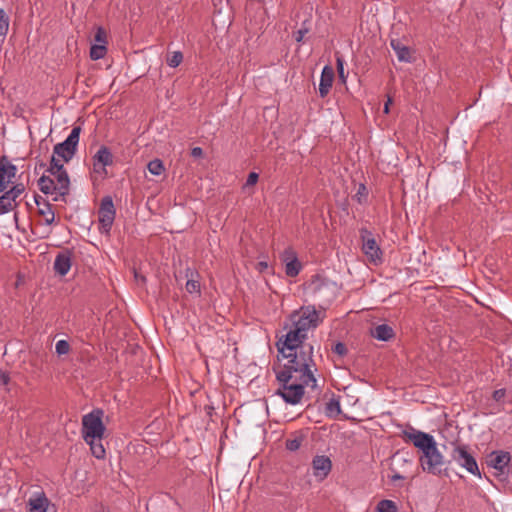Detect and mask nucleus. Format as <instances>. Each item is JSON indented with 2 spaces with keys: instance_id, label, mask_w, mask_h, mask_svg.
I'll return each mask as SVG.
<instances>
[{
  "instance_id": "1",
  "label": "nucleus",
  "mask_w": 512,
  "mask_h": 512,
  "mask_svg": "<svg viewBox=\"0 0 512 512\" xmlns=\"http://www.w3.org/2000/svg\"><path fill=\"white\" fill-rule=\"evenodd\" d=\"M278 352L286 360L278 366L282 370L283 379H289L291 374L299 379L306 378L312 381L313 387L316 386L315 372L317 367L313 359L314 346L306 341H292L291 338L280 339L277 343Z\"/></svg>"
},
{
  "instance_id": "2",
  "label": "nucleus",
  "mask_w": 512,
  "mask_h": 512,
  "mask_svg": "<svg viewBox=\"0 0 512 512\" xmlns=\"http://www.w3.org/2000/svg\"><path fill=\"white\" fill-rule=\"evenodd\" d=\"M325 313L317 310L315 306L308 305L294 311L290 316L291 324L284 338L292 341H306L310 329H315L324 319Z\"/></svg>"
},
{
  "instance_id": "3",
  "label": "nucleus",
  "mask_w": 512,
  "mask_h": 512,
  "mask_svg": "<svg viewBox=\"0 0 512 512\" xmlns=\"http://www.w3.org/2000/svg\"><path fill=\"white\" fill-rule=\"evenodd\" d=\"M276 379L279 382V387L275 392L276 395L280 396L287 404L297 405L301 402L302 398L305 394V388H309V392L318 395L321 392L320 387L316 383V386L313 387V383L306 378L299 379L298 376L295 377L294 374H291V377L287 379H283L282 370H278L273 368Z\"/></svg>"
},
{
  "instance_id": "4",
  "label": "nucleus",
  "mask_w": 512,
  "mask_h": 512,
  "mask_svg": "<svg viewBox=\"0 0 512 512\" xmlns=\"http://www.w3.org/2000/svg\"><path fill=\"white\" fill-rule=\"evenodd\" d=\"M39 190L48 195H54L53 201L65 200L70 191V179L67 171L42 175L38 180Z\"/></svg>"
},
{
  "instance_id": "5",
  "label": "nucleus",
  "mask_w": 512,
  "mask_h": 512,
  "mask_svg": "<svg viewBox=\"0 0 512 512\" xmlns=\"http://www.w3.org/2000/svg\"><path fill=\"white\" fill-rule=\"evenodd\" d=\"M103 415V410L94 409L83 416L82 436L84 440H91L92 438L102 440L105 432V426L102 421Z\"/></svg>"
},
{
  "instance_id": "6",
  "label": "nucleus",
  "mask_w": 512,
  "mask_h": 512,
  "mask_svg": "<svg viewBox=\"0 0 512 512\" xmlns=\"http://www.w3.org/2000/svg\"><path fill=\"white\" fill-rule=\"evenodd\" d=\"M451 459L456 462L459 466L464 468L467 472L474 476L481 477L480 470L474 455L472 454L470 447L466 444H460L458 442L451 443Z\"/></svg>"
},
{
  "instance_id": "7",
  "label": "nucleus",
  "mask_w": 512,
  "mask_h": 512,
  "mask_svg": "<svg viewBox=\"0 0 512 512\" xmlns=\"http://www.w3.org/2000/svg\"><path fill=\"white\" fill-rule=\"evenodd\" d=\"M423 455L420 457V464L423 471L428 473L439 475L442 472L444 465V456L437 448V444L434 441L432 444L422 451Z\"/></svg>"
},
{
  "instance_id": "8",
  "label": "nucleus",
  "mask_w": 512,
  "mask_h": 512,
  "mask_svg": "<svg viewBox=\"0 0 512 512\" xmlns=\"http://www.w3.org/2000/svg\"><path fill=\"white\" fill-rule=\"evenodd\" d=\"M81 133L80 126H74L68 137L61 143L54 146L53 153L64 162H69L77 151Z\"/></svg>"
},
{
  "instance_id": "9",
  "label": "nucleus",
  "mask_w": 512,
  "mask_h": 512,
  "mask_svg": "<svg viewBox=\"0 0 512 512\" xmlns=\"http://www.w3.org/2000/svg\"><path fill=\"white\" fill-rule=\"evenodd\" d=\"M308 289L313 295L330 302L336 296L337 285L320 275H314L308 284Z\"/></svg>"
},
{
  "instance_id": "10",
  "label": "nucleus",
  "mask_w": 512,
  "mask_h": 512,
  "mask_svg": "<svg viewBox=\"0 0 512 512\" xmlns=\"http://www.w3.org/2000/svg\"><path fill=\"white\" fill-rule=\"evenodd\" d=\"M116 210L113 200L110 196L102 198L98 210L99 231L101 234L108 235L115 220Z\"/></svg>"
},
{
  "instance_id": "11",
  "label": "nucleus",
  "mask_w": 512,
  "mask_h": 512,
  "mask_svg": "<svg viewBox=\"0 0 512 512\" xmlns=\"http://www.w3.org/2000/svg\"><path fill=\"white\" fill-rule=\"evenodd\" d=\"M360 237L362 240V252L367 257L370 263L375 265L382 263L383 253L376 240L368 229L362 228L360 230Z\"/></svg>"
},
{
  "instance_id": "12",
  "label": "nucleus",
  "mask_w": 512,
  "mask_h": 512,
  "mask_svg": "<svg viewBox=\"0 0 512 512\" xmlns=\"http://www.w3.org/2000/svg\"><path fill=\"white\" fill-rule=\"evenodd\" d=\"M93 171L100 175H106V166L113 164V155L107 146L102 145L92 157Z\"/></svg>"
},
{
  "instance_id": "13",
  "label": "nucleus",
  "mask_w": 512,
  "mask_h": 512,
  "mask_svg": "<svg viewBox=\"0 0 512 512\" xmlns=\"http://www.w3.org/2000/svg\"><path fill=\"white\" fill-rule=\"evenodd\" d=\"M403 438L405 441L412 442L413 445L421 451L428 448V446L435 441L432 435L416 430L412 427H410L409 430L403 431Z\"/></svg>"
},
{
  "instance_id": "14",
  "label": "nucleus",
  "mask_w": 512,
  "mask_h": 512,
  "mask_svg": "<svg viewBox=\"0 0 512 512\" xmlns=\"http://www.w3.org/2000/svg\"><path fill=\"white\" fill-rule=\"evenodd\" d=\"M17 173V167L10 162L7 156L0 158V193L4 192Z\"/></svg>"
},
{
  "instance_id": "15",
  "label": "nucleus",
  "mask_w": 512,
  "mask_h": 512,
  "mask_svg": "<svg viewBox=\"0 0 512 512\" xmlns=\"http://www.w3.org/2000/svg\"><path fill=\"white\" fill-rule=\"evenodd\" d=\"M281 259L285 263V273L287 276L296 277L300 273L302 265L292 248L285 249Z\"/></svg>"
},
{
  "instance_id": "16",
  "label": "nucleus",
  "mask_w": 512,
  "mask_h": 512,
  "mask_svg": "<svg viewBox=\"0 0 512 512\" xmlns=\"http://www.w3.org/2000/svg\"><path fill=\"white\" fill-rule=\"evenodd\" d=\"M72 265V253L69 250L59 252L54 260V270L60 276H65Z\"/></svg>"
},
{
  "instance_id": "17",
  "label": "nucleus",
  "mask_w": 512,
  "mask_h": 512,
  "mask_svg": "<svg viewBox=\"0 0 512 512\" xmlns=\"http://www.w3.org/2000/svg\"><path fill=\"white\" fill-rule=\"evenodd\" d=\"M50 501L43 491L35 492L28 500V512H47Z\"/></svg>"
},
{
  "instance_id": "18",
  "label": "nucleus",
  "mask_w": 512,
  "mask_h": 512,
  "mask_svg": "<svg viewBox=\"0 0 512 512\" xmlns=\"http://www.w3.org/2000/svg\"><path fill=\"white\" fill-rule=\"evenodd\" d=\"M35 203L38 207V214L43 218L46 225H51L55 221V213L52 205L41 196H35Z\"/></svg>"
},
{
  "instance_id": "19",
  "label": "nucleus",
  "mask_w": 512,
  "mask_h": 512,
  "mask_svg": "<svg viewBox=\"0 0 512 512\" xmlns=\"http://www.w3.org/2000/svg\"><path fill=\"white\" fill-rule=\"evenodd\" d=\"M334 80V70L331 66L326 65L322 69L320 83H319V95L324 98L328 95Z\"/></svg>"
},
{
  "instance_id": "20",
  "label": "nucleus",
  "mask_w": 512,
  "mask_h": 512,
  "mask_svg": "<svg viewBox=\"0 0 512 512\" xmlns=\"http://www.w3.org/2000/svg\"><path fill=\"white\" fill-rule=\"evenodd\" d=\"M313 472L316 477L324 478L331 471L332 463L327 456H316L312 461Z\"/></svg>"
},
{
  "instance_id": "21",
  "label": "nucleus",
  "mask_w": 512,
  "mask_h": 512,
  "mask_svg": "<svg viewBox=\"0 0 512 512\" xmlns=\"http://www.w3.org/2000/svg\"><path fill=\"white\" fill-rule=\"evenodd\" d=\"M511 460L509 452L506 451H494L490 455L489 465L496 470L503 472L504 468L508 466Z\"/></svg>"
},
{
  "instance_id": "22",
  "label": "nucleus",
  "mask_w": 512,
  "mask_h": 512,
  "mask_svg": "<svg viewBox=\"0 0 512 512\" xmlns=\"http://www.w3.org/2000/svg\"><path fill=\"white\" fill-rule=\"evenodd\" d=\"M390 45L394 52L396 53V56L400 62L410 63L412 61L411 51L409 47L404 45L400 40L392 39L390 41Z\"/></svg>"
},
{
  "instance_id": "23",
  "label": "nucleus",
  "mask_w": 512,
  "mask_h": 512,
  "mask_svg": "<svg viewBox=\"0 0 512 512\" xmlns=\"http://www.w3.org/2000/svg\"><path fill=\"white\" fill-rule=\"evenodd\" d=\"M373 338L379 341H389L395 335L394 330L388 324H380L370 330Z\"/></svg>"
},
{
  "instance_id": "24",
  "label": "nucleus",
  "mask_w": 512,
  "mask_h": 512,
  "mask_svg": "<svg viewBox=\"0 0 512 512\" xmlns=\"http://www.w3.org/2000/svg\"><path fill=\"white\" fill-rule=\"evenodd\" d=\"M185 275L188 278L185 288L190 294H200V283L198 281V273L190 268L185 270Z\"/></svg>"
},
{
  "instance_id": "25",
  "label": "nucleus",
  "mask_w": 512,
  "mask_h": 512,
  "mask_svg": "<svg viewBox=\"0 0 512 512\" xmlns=\"http://www.w3.org/2000/svg\"><path fill=\"white\" fill-rule=\"evenodd\" d=\"M306 436L303 431H295L291 434V436L286 440L285 447L287 450L291 452L297 451L302 443L305 441Z\"/></svg>"
},
{
  "instance_id": "26",
  "label": "nucleus",
  "mask_w": 512,
  "mask_h": 512,
  "mask_svg": "<svg viewBox=\"0 0 512 512\" xmlns=\"http://www.w3.org/2000/svg\"><path fill=\"white\" fill-rule=\"evenodd\" d=\"M87 444H89L92 454L97 459H103L105 457V449L102 445L101 440L97 438H92L91 440H85Z\"/></svg>"
},
{
  "instance_id": "27",
  "label": "nucleus",
  "mask_w": 512,
  "mask_h": 512,
  "mask_svg": "<svg viewBox=\"0 0 512 512\" xmlns=\"http://www.w3.org/2000/svg\"><path fill=\"white\" fill-rule=\"evenodd\" d=\"M17 207V202H14L6 193L0 196V215L6 214Z\"/></svg>"
},
{
  "instance_id": "28",
  "label": "nucleus",
  "mask_w": 512,
  "mask_h": 512,
  "mask_svg": "<svg viewBox=\"0 0 512 512\" xmlns=\"http://www.w3.org/2000/svg\"><path fill=\"white\" fill-rule=\"evenodd\" d=\"M107 46L103 44H93L90 48V58L92 60H100L105 57Z\"/></svg>"
},
{
  "instance_id": "29",
  "label": "nucleus",
  "mask_w": 512,
  "mask_h": 512,
  "mask_svg": "<svg viewBox=\"0 0 512 512\" xmlns=\"http://www.w3.org/2000/svg\"><path fill=\"white\" fill-rule=\"evenodd\" d=\"M377 512H398L396 503L392 500L383 499L376 506Z\"/></svg>"
},
{
  "instance_id": "30",
  "label": "nucleus",
  "mask_w": 512,
  "mask_h": 512,
  "mask_svg": "<svg viewBox=\"0 0 512 512\" xmlns=\"http://www.w3.org/2000/svg\"><path fill=\"white\" fill-rule=\"evenodd\" d=\"M9 30V16L6 11L0 8V37L4 40Z\"/></svg>"
},
{
  "instance_id": "31",
  "label": "nucleus",
  "mask_w": 512,
  "mask_h": 512,
  "mask_svg": "<svg viewBox=\"0 0 512 512\" xmlns=\"http://www.w3.org/2000/svg\"><path fill=\"white\" fill-rule=\"evenodd\" d=\"M148 171L156 176L161 175L164 171V164L160 159L151 160L147 165Z\"/></svg>"
},
{
  "instance_id": "32",
  "label": "nucleus",
  "mask_w": 512,
  "mask_h": 512,
  "mask_svg": "<svg viewBox=\"0 0 512 512\" xmlns=\"http://www.w3.org/2000/svg\"><path fill=\"white\" fill-rule=\"evenodd\" d=\"M325 412L328 416L338 415L341 412L340 403L335 398L326 403Z\"/></svg>"
},
{
  "instance_id": "33",
  "label": "nucleus",
  "mask_w": 512,
  "mask_h": 512,
  "mask_svg": "<svg viewBox=\"0 0 512 512\" xmlns=\"http://www.w3.org/2000/svg\"><path fill=\"white\" fill-rule=\"evenodd\" d=\"M57 155H52L50 166L47 168L46 172L48 173H57L61 171H66L64 165L59 162V159L56 157Z\"/></svg>"
},
{
  "instance_id": "34",
  "label": "nucleus",
  "mask_w": 512,
  "mask_h": 512,
  "mask_svg": "<svg viewBox=\"0 0 512 512\" xmlns=\"http://www.w3.org/2000/svg\"><path fill=\"white\" fill-rule=\"evenodd\" d=\"M183 60V54L180 51H175L166 60L168 66L175 68L181 64Z\"/></svg>"
},
{
  "instance_id": "35",
  "label": "nucleus",
  "mask_w": 512,
  "mask_h": 512,
  "mask_svg": "<svg viewBox=\"0 0 512 512\" xmlns=\"http://www.w3.org/2000/svg\"><path fill=\"white\" fill-rule=\"evenodd\" d=\"M24 192V187L22 184H18L13 186L9 190H5L4 193H6L14 202H17L16 199Z\"/></svg>"
},
{
  "instance_id": "36",
  "label": "nucleus",
  "mask_w": 512,
  "mask_h": 512,
  "mask_svg": "<svg viewBox=\"0 0 512 512\" xmlns=\"http://www.w3.org/2000/svg\"><path fill=\"white\" fill-rule=\"evenodd\" d=\"M95 44L107 45V33L103 27H98L94 36Z\"/></svg>"
},
{
  "instance_id": "37",
  "label": "nucleus",
  "mask_w": 512,
  "mask_h": 512,
  "mask_svg": "<svg viewBox=\"0 0 512 512\" xmlns=\"http://www.w3.org/2000/svg\"><path fill=\"white\" fill-rule=\"evenodd\" d=\"M55 351L58 355H66L70 351V344L66 340H59L55 345Z\"/></svg>"
},
{
  "instance_id": "38",
  "label": "nucleus",
  "mask_w": 512,
  "mask_h": 512,
  "mask_svg": "<svg viewBox=\"0 0 512 512\" xmlns=\"http://www.w3.org/2000/svg\"><path fill=\"white\" fill-rule=\"evenodd\" d=\"M336 65L339 78L342 80V82H345L346 75L344 74V60L342 56L338 55V53L336 54Z\"/></svg>"
},
{
  "instance_id": "39",
  "label": "nucleus",
  "mask_w": 512,
  "mask_h": 512,
  "mask_svg": "<svg viewBox=\"0 0 512 512\" xmlns=\"http://www.w3.org/2000/svg\"><path fill=\"white\" fill-rule=\"evenodd\" d=\"M368 196L367 188L364 184H360L357 190V193L355 194V198L357 201L361 204L366 201Z\"/></svg>"
},
{
  "instance_id": "40",
  "label": "nucleus",
  "mask_w": 512,
  "mask_h": 512,
  "mask_svg": "<svg viewBox=\"0 0 512 512\" xmlns=\"http://www.w3.org/2000/svg\"><path fill=\"white\" fill-rule=\"evenodd\" d=\"M332 351L337 354L338 356L340 357H344L347 355L348 353V350H347V347L344 343L342 342H337L333 347H332Z\"/></svg>"
},
{
  "instance_id": "41",
  "label": "nucleus",
  "mask_w": 512,
  "mask_h": 512,
  "mask_svg": "<svg viewBox=\"0 0 512 512\" xmlns=\"http://www.w3.org/2000/svg\"><path fill=\"white\" fill-rule=\"evenodd\" d=\"M258 179H259V175L256 172H251V173H249V175L247 177L246 185L253 186L257 183Z\"/></svg>"
},
{
  "instance_id": "42",
  "label": "nucleus",
  "mask_w": 512,
  "mask_h": 512,
  "mask_svg": "<svg viewBox=\"0 0 512 512\" xmlns=\"http://www.w3.org/2000/svg\"><path fill=\"white\" fill-rule=\"evenodd\" d=\"M308 32L307 28H301L298 31L294 33V38L297 42H301L305 36V34Z\"/></svg>"
},
{
  "instance_id": "43",
  "label": "nucleus",
  "mask_w": 512,
  "mask_h": 512,
  "mask_svg": "<svg viewBox=\"0 0 512 512\" xmlns=\"http://www.w3.org/2000/svg\"><path fill=\"white\" fill-rule=\"evenodd\" d=\"M10 381L9 374L0 370V385H7Z\"/></svg>"
},
{
  "instance_id": "44",
  "label": "nucleus",
  "mask_w": 512,
  "mask_h": 512,
  "mask_svg": "<svg viewBox=\"0 0 512 512\" xmlns=\"http://www.w3.org/2000/svg\"><path fill=\"white\" fill-rule=\"evenodd\" d=\"M505 396L504 389H498L493 392V399L496 401H500Z\"/></svg>"
},
{
  "instance_id": "45",
  "label": "nucleus",
  "mask_w": 512,
  "mask_h": 512,
  "mask_svg": "<svg viewBox=\"0 0 512 512\" xmlns=\"http://www.w3.org/2000/svg\"><path fill=\"white\" fill-rule=\"evenodd\" d=\"M202 154H203V150H202V148H200V147H194V148L191 150V155H192L193 157H200V156H202Z\"/></svg>"
},
{
  "instance_id": "46",
  "label": "nucleus",
  "mask_w": 512,
  "mask_h": 512,
  "mask_svg": "<svg viewBox=\"0 0 512 512\" xmlns=\"http://www.w3.org/2000/svg\"><path fill=\"white\" fill-rule=\"evenodd\" d=\"M404 479V476H402L401 474H399L398 472H394L391 476H390V480L391 482H396L397 480H403Z\"/></svg>"
},
{
  "instance_id": "47",
  "label": "nucleus",
  "mask_w": 512,
  "mask_h": 512,
  "mask_svg": "<svg viewBox=\"0 0 512 512\" xmlns=\"http://www.w3.org/2000/svg\"><path fill=\"white\" fill-rule=\"evenodd\" d=\"M257 268L260 272H263L265 271L266 269H268V263L265 262V261H260L258 264H257Z\"/></svg>"
},
{
  "instance_id": "48",
  "label": "nucleus",
  "mask_w": 512,
  "mask_h": 512,
  "mask_svg": "<svg viewBox=\"0 0 512 512\" xmlns=\"http://www.w3.org/2000/svg\"><path fill=\"white\" fill-rule=\"evenodd\" d=\"M392 103V98L390 96H388V99L384 105V113L385 114H388L389 113V106L390 104Z\"/></svg>"
},
{
  "instance_id": "49",
  "label": "nucleus",
  "mask_w": 512,
  "mask_h": 512,
  "mask_svg": "<svg viewBox=\"0 0 512 512\" xmlns=\"http://www.w3.org/2000/svg\"><path fill=\"white\" fill-rule=\"evenodd\" d=\"M135 278L138 282H145V277L138 275L137 272H135Z\"/></svg>"
}]
</instances>
